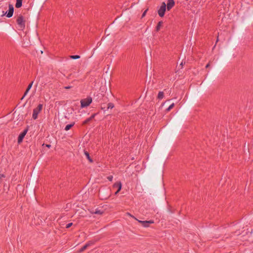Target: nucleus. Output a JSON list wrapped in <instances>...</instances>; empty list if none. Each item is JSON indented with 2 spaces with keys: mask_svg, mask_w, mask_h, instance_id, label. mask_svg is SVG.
I'll return each mask as SVG.
<instances>
[{
  "mask_svg": "<svg viewBox=\"0 0 253 253\" xmlns=\"http://www.w3.org/2000/svg\"><path fill=\"white\" fill-rule=\"evenodd\" d=\"M137 221L138 222L141 223L142 225L144 227H148L149 226L150 224H152L154 223L153 220L142 221L138 219Z\"/></svg>",
  "mask_w": 253,
  "mask_h": 253,
  "instance_id": "6e6552de",
  "label": "nucleus"
},
{
  "mask_svg": "<svg viewBox=\"0 0 253 253\" xmlns=\"http://www.w3.org/2000/svg\"><path fill=\"white\" fill-rule=\"evenodd\" d=\"M90 212L92 214H102L103 213V211L99 210H96L95 211H93V210H89Z\"/></svg>",
  "mask_w": 253,
  "mask_h": 253,
  "instance_id": "9d476101",
  "label": "nucleus"
},
{
  "mask_svg": "<svg viewBox=\"0 0 253 253\" xmlns=\"http://www.w3.org/2000/svg\"><path fill=\"white\" fill-rule=\"evenodd\" d=\"M180 66H181V67H182V66H183V63L182 62V63L180 64Z\"/></svg>",
  "mask_w": 253,
  "mask_h": 253,
  "instance_id": "2f4dec72",
  "label": "nucleus"
},
{
  "mask_svg": "<svg viewBox=\"0 0 253 253\" xmlns=\"http://www.w3.org/2000/svg\"><path fill=\"white\" fill-rule=\"evenodd\" d=\"M8 7H9V9H8V12L7 13L4 12V11H3L2 15H4L6 14V16L8 18H10V17H12L13 15V12H14V7H13L12 4H9Z\"/></svg>",
  "mask_w": 253,
  "mask_h": 253,
  "instance_id": "39448f33",
  "label": "nucleus"
},
{
  "mask_svg": "<svg viewBox=\"0 0 253 253\" xmlns=\"http://www.w3.org/2000/svg\"><path fill=\"white\" fill-rule=\"evenodd\" d=\"M174 0H168L166 8L168 11L170 10L174 5Z\"/></svg>",
  "mask_w": 253,
  "mask_h": 253,
  "instance_id": "1a4fd4ad",
  "label": "nucleus"
},
{
  "mask_svg": "<svg viewBox=\"0 0 253 253\" xmlns=\"http://www.w3.org/2000/svg\"><path fill=\"white\" fill-rule=\"evenodd\" d=\"M22 0H16L15 7L16 8H20L21 7L22 5Z\"/></svg>",
  "mask_w": 253,
  "mask_h": 253,
  "instance_id": "9b49d317",
  "label": "nucleus"
},
{
  "mask_svg": "<svg viewBox=\"0 0 253 253\" xmlns=\"http://www.w3.org/2000/svg\"><path fill=\"white\" fill-rule=\"evenodd\" d=\"M210 66V63H208V64H207V65L206 66V68H209Z\"/></svg>",
  "mask_w": 253,
  "mask_h": 253,
  "instance_id": "c85d7f7f",
  "label": "nucleus"
},
{
  "mask_svg": "<svg viewBox=\"0 0 253 253\" xmlns=\"http://www.w3.org/2000/svg\"><path fill=\"white\" fill-rule=\"evenodd\" d=\"M95 116V114L92 115L89 118H91V120L93 119Z\"/></svg>",
  "mask_w": 253,
  "mask_h": 253,
  "instance_id": "cd10ccee",
  "label": "nucleus"
},
{
  "mask_svg": "<svg viewBox=\"0 0 253 253\" xmlns=\"http://www.w3.org/2000/svg\"><path fill=\"white\" fill-rule=\"evenodd\" d=\"M71 87H72L71 86H66L64 87V88L68 89L71 88Z\"/></svg>",
  "mask_w": 253,
  "mask_h": 253,
  "instance_id": "a878e982",
  "label": "nucleus"
},
{
  "mask_svg": "<svg viewBox=\"0 0 253 253\" xmlns=\"http://www.w3.org/2000/svg\"><path fill=\"white\" fill-rule=\"evenodd\" d=\"M163 23L162 21H159L156 27V31H159L161 27V26H162Z\"/></svg>",
  "mask_w": 253,
  "mask_h": 253,
  "instance_id": "ddd939ff",
  "label": "nucleus"
},
{
  "mask_svg": "<svg viewBox=\"0 0 253 253\" xmlns=\"http://www.w3.org/2000/svg\"><path fill=\"white\" fill-rule=\"evenodd\" d=\"M75 125V123L73 122L72 123V124H68L65 127V130L66 131H68L69 130L72 126H73Z\"/></svg>",
  "mask_w": 253,
  "mask_h": 253,
  "instance_id": "f8f14e48",
  "label": "nucleus"
},
{
  "mask_svg": "<svg viewBox=\"0 0 253 253\" xmlns=\"http://www.w3.org/2000/svg\"><path fill=\"white\" fill-rule=\"evenodd\" d=\"M70 58L73 59H79L80 58V56H79L78 55H71L70 56Z\"/></svg>",
  "mask_w": 253,
  "mask_h": 253,
  "instance_id": "a211bd4d",
  "label": "nucleus"
},
{
  "mask_svg": "<svg viewBox=\"0 0 253 253\" xmlns=\"http://www.w3.org/2000/svg\"><path fill=\"white\" fill-rule=\"evenodd\" d=\"M218 41V38H217V40H216V42H217Z\"/></svg>",
  "mask_w": 253,
  "mask_h": 253,
  "instance_id": "473e14b6",
  "label": "nucleus"
},
{
  "mask_svg": "<svg viewBox=\"0 0 253 253\" xmlns=\"http://www.w3.org/2000/svg\"><path fill=\"white\" fill-rule=\"evenodd\" d=\"M92 102V98L89 97L81 100V108H84L88 106Z\"/></svg>",
  "mask_w": 253,
  "mask_h": 253,
  "instance_id": "f03ea898",
  "label": "nucleus"
},
{
  "mask_svg": "<svg viewBox=\"0 0 253 253\" xmlns=\"http://www.w3.org/2000/svg\"><path fill=\"white\" fill-rule=\"evenodd\" d=\"M147 10H148V9H146V10L143 12V13H142V14L141 18H143V17L145 16V15H146V12H147Z\"/></svg>",
  "mask_w": 253,
  "mask_h": 253,
  "instance_id": "5701e85b",
  "label": "nucleus"
},
{
  "mask_svg": "<svg viewBox=\"0 0 253 253\" xmlns=\"http://www.w3.org/2000/svg\"><path fill=\"white\" fill-rule=\"evenodd\" d=\"M164 96V92L163 91H160L159 93H158V98L159 99H162L163 98Z\"/></svg>",
  "mask_w": 253,
  "mask_h": 253,
  "instance_id": "dca6fc26",
  "label": "nucleus"
},
{
  "mask_svg": "<svg viewBox=\"0 0 253 253\" xmlns=\"http://www.w3.org/2000/svg\"><path fill=\"white\" fill-rule=\"evenodd\" d=\"M28 131V129H25V130H24V131L21 132L18 137V143H20L21 142H22L23 141V139L24 138V137H25V135L26 134L27 132Z\"/></svg>",
  "mask_w": 253,
  "mask_h": 253,
  "instance_id": "0eeeda50",
  "label": "nucleus"
},
{
  "mask_svg": "<svg viewBox=\"0 0 253 253\" xmlns=\"http://www.w3.org/2000/svg\"><path fill=\"white\" fill-rule=\"evenodd\" d=\"M46 146L47 147H48V148H50V147H51V145H49V144H46Z\"/></svg>",
  "mask_w": 253,
  "mask_h": 253,
  "instance_id": "c756f323",
  "label": "nucleus"
},
{
  "mask_svg": "<svg viewBox=\"0 0 253 253\" xmlns=\"http://www.w3.org/2000/svg\"><path fill=\"white\" fill-rule=\"evenodd\" d=\"M122 183L120 181L117 182L115 183L113 185V188H117V191L115 192V195H116L118 194V193L121 191L122 189Z\"/></svg>",
  "mask_w": 253,
  "mask_h": 253,
  "instance_id": "423d86ee",
  "label": "nucleus"
},
{
  "mask_svg": "<svg viewBox=\"0 0 253 253\" xmlns=\"http://www.w3.org/2000/svg\"><path fill=\"white\" fill-rule=\"evenodd\" d=\"M2 177H5V175L3 174H0V179Z\"/></svg>",
  "mask_w": 253,
  "mask_h": 253,
  "instance_id": "bb28decb",
  "label": "nucleus"
},
{
  "mask_svg": "<svg viewBox=\"0 0 253 253\" xmlns=\"http://www.w3.org/2000/svg\"><path fill=\"white\" fill-rule=\"evenodd\" d=\"M42 104H40L38 105L37 108L33 110L32 118L34 120H36L38 118V114L41 112L42 109Z\"/></svg>",
  "mask_w": 253,
  "mask_h": 253,
  "instance_id": "f257e3e1",
  "label": "nucleus"
},
{
  "mask_svg": "<svg viewBox=\"0 0 253 253\" xmlns=\"http://www.w3.org/2000/svg\"><path fill=\"white\" fill-rule=\"evenodd\" d=\"M17 23L21 29H24L25 27V21L22 15H20L17 19Z\"/></svg>",
  "mask_w": 253,
  "mask_h": 253,
  "instance_id": "20e7f679",
  "label": "nucleus"
},
{
  "mask_svg": "<svg viewBox=\"0 0 253 253\" xmlns=\"http://www.w3.org/2000/svg\"><path fill=\"white\" fill-rule=\"evenodd\" d=\"M174 106V104L173 103H172L167 109L166 111L167 112L169 111Z\"/></svg>",
  "mask_w": 253,
  "mask_h": 253,
  "instance_id": "aec40b11",
  "label": "nucleus"
},
{
  "mask_svg": "<svg viewBox=\"0 0 253 253\" xmlns=\"http://www.w3.org/2000/svg\"><path fill=\"white\" fill-rule=\"evenodd\" d=\"M33 82H32V83H31L28 86V87L26 90V91L25 92V95H26L28 93V92H29V90L31 89V88L32 87V85H33Z\"/></svg>",
  "mask_w": 253,
  "mask_h": 253,
  "instance_id": "2eb2a0df",
  "label": "nucleus"
},
{
  "mask_svg": "<svg viewBox=\"0 0 253 253\" xmlns=\"http://www.w3.org/2000/svg\"><path fill=\"white\" fill-rule=\"evenodd\" d=\"M90 120H91V118H88L87 119H86V120H85L84 122V124H85L87 123Z\"/></svg>",
  "mask_w": 253,
  "mask_h": 253,
  "instance_id": "b1692460",
  "label": "nucleus"
},
{
  "mask_svg": "<svg viewBox=\"0 0 253 253\" xmlns=\"http://www.w3.org/2000/svg\"><path fill=\"white\" fill-rule=\"evenodd\" d=\"M127 214L128 215H129V216H130V217H133V218H134L135 220H138L136 218H135L134 216H133V215H132L130 213H129L127 212Z\"/></svg>",
  "mask_w": 253,
  "mask_h": 253,
  "instance_id": "393cba45",
  "label": "nucleus"
},
{
  "mask_svg": "<svg viewBox=\"0 0 253 253\" xmlns=\"http://www.w3.org/2000/svg\"><path fill=\"white\" fill-rule=\"evenodd\" d=\"M114 107V105L113 103H109L108 104V109H112Z\"/></svg>",
  "mask_w": 253,
  "mask_h": 253,
  "instance_id": "6ab92c4d",
  "label": "nucleus"
},
{
  "mask_svg": "<svg viewBox=\"0 0 253 253\" xmlns=\"http://www.w3.org/2000/svg\"><path fill=\"white\" fill-rule=\"evenodd\" d=\"M166 9V3L165 2H163L162 3V5L158 9V13L159 16H160L161 17H164Z\"/></svg>",
  "mask_w": 253,
  "mask_h": 253,
  "instance_id": "7ed1b4c3",
  "label": "nucleus"
},
{
  "mask_svg": "<svg viewBox=\"0 0 253 253\" xmlns=\"http://www.w3.org/2000/svg\"><path fill=\"white\" fill-rule=\"evenodd\" d=\"M84 155H85V156L86 157L87 159L88 160V161L90 162V163H92L93 162L92 159L89 156V154L88 152H87V151H84Z\"/></svg>",
  "mask_w": 253,
  "mask_h": 253,
  "instance_id": "4468645a",
  "label": "nucleus"
},
{
  "mask_svg": "<svg viewBox=\"0 0 253 253\" xmlns=\"http://www.w3.org/2000/svg\"><path fill=\"white\" fill-rule=\"evenodd\" d=\"M73 225V223L71 222V223H69L67 224H66V228H70L72 225Z\"/></svg>",
  "mask_w": 253,
  "mask_h": 253,
  "instance_id": "412c9836",
  "label": "nucleus"
},
{
  "mask_svg": "<svg viewBox=\"0 0 253 253\" xmlns=\"http://www.w3.org/2000/svg\"><path fill=\"white\" fill-rule=\"evenodd\" d=\"M113 177L112 175H110L107 177L108 180H109L110 181H112L113 180Z\"/></svg>",
  "mask_w": 253,
  "mask_h": 253,
  "instance_id": "4be33fe9",
  "label": "nucleus"
},
{
  "mask_svg": "<svg viewBox=\"0 0 253 253\" xmlns=\"http://www.w3.org/2000/svg\"><path fill=\"white\" fill-rule=\"evenodd\" d=\"M90 245L89 243H88V244H85V245H84L83 247H82L80 249V252H84L86 248L87 247Z\"/></svg>",
  "mask_w": 253,
  "mask_h": 253,
  "instance_id": "f3484780",
  "label": "nucleus"
},
{
  "mask_svg": "<svg viewBox=\"0 0 253 253\" xmlns=\"http://www.w3.org/2000/svg\"><path fill=\"white\" fill-rule=\"evenodd\" d=\"M26 95H25V93L24 94V95L22 96V97L21 98V100H23L24 99V98L25 97Z\"/></svg>",
  "mask_w": 253,
  "mask_h": 253,
  "instance_id": "7c9ffc66",
  "label": "nucleus"
}]
</instances>
